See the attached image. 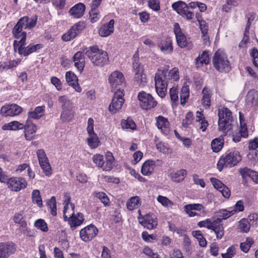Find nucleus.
Instances as JSON below:
<instances>
[{
  "label": "nucleus",
  "mask_w": 258,
  "mask_h": 258,
  "mask_svg": "<svg viewBox=\"0 0 258 258\" xmlns=\"http://www.w3.org/2000/svg\"><path fill=\"white\" fill-rule=\"evenodd\" d=\"M169 66L158 69L155 74V88L158 95L163 98L167 94L168 86L179 79V71L174 67L168 71Z\"/></svg>",
  "instance_id": "nucleus-1"
},
{
  "label": "nucleus",
  "mask_w": 258,
  "mask_h": 258,
  "mask_svg": "<svg viewBox=\"0 0 258 258\" xmlns=\"http://www.w3.org/2000/svg\"><path fill=\"white\" fill-rule=\"evenodd\" d=\"M84 52L95 67L101 68L107 64L109 61L107 52L100 49L97 45H93L86 48Z\"/></svg>",
  "instance_id": "nucleus-2"
},
{
  "label": "nucleus",
  "mask_w": 258,
  "mask_h": 258,
  "mask_svg": "<svg viewBox=\"0 0 258 258\" xmlns=\"http://www.w3.org/2000/svg\"><path fill=\"white\" fill-rule=\"evenodd\" d=\"M213 64L217 71L221 72H229L231 66L225 52L221 50H218L213 56Z\"/></svg>",
  "instance_id": "nucleus-3"
},
{
  "label": "nucleus",
  "mask_w": 258,
  "mask_h": 258,
  "mask_svg": "<svg viewBox=\"0 0 258 258\" xmlns=\"http://www.w3.org/2000/svg\"><path fill=\"white\" fill-rule=\"evenodd\" d=\"M241 160V157L238 151L231 152L225 156H222L217 163V168L220 171L224 167H232L237 165Z\"/></svg>",
  "instance_id": "nucleus-4"
},
{
  "label": "nucleus",
  "mask_w": 258,
  "mask_h": 258,
  "mask_svg": "<svg viewBox=\"0 0 258 258\" xmlns=\"http://www.w3.org/2000/svg\"><path fill=\"white\" fill-rule=\"evenodd\" d=\"M92 160L95 165L103 171H110L113 166L114 157L110 152L106 153L105 161L104 160L103 156L99 154L94 155Z\"/></svg>",
  "instance_id": "nucleus-5"
},
{
  "label": "nucleus",
  "mask_w": 258,
  "mask_h": 258,
  "mask_svg": "<svg viewBox=\"0 0 258 258\" xmlns=\"http://www.w3.org/2000/svg\"><path fill=\"white\" fill-rule=\"evenodd\" d=\"M108 82L112 91H123L125 81L123 74L119 71H115L108 76Z\"/></svg>",
  "instance_id": "nucleus-6"
},
{
  "label": "nucleus",
  "mask_w": 258,
  "mask_h": 258,
  "mask_svg": "<svg viewBox=\"0 0 258 258\" xmlns=\"http://www.w3.org/2000/svg\"><path fill=\"white\" fill-rule=\"evenodd\" d=\"M24 20V19H20L12 30L13 37L18 40L20 39L14 41V47L15 50L17 49V45L26 41L27 33L23 31V29H25L23 22Z\"/></svg>",
  "instance_id": "nucleus-7"
},
{
  "label": "nucleus",
  "mask_w": 258,
  "mask_h": 258,
  "mask_svg": "<svg viewBox=\"0 0 258 258\" xmlns=\"http://www.w3.org/2000/svg\"><path fill=\"white\" fill-rule=\"evenodd\" d=\"M218 128L224 135L232 129L234 118L231 114H218Z\"/></svg>",
  "instance_id": "nucleus-8"
},
{
  "label": "nucleus",
  "mask_w": 258,
  "mask_h": 258,
  "mask_svg": "<svg viewBox=\"0 0 258 258\" xmlns=\"http://www.w3.org/2000/svg\"><path fill=\"white\" fill-rule=\"evenodd\" d=\"M138 98L141 107L144 110L151 109L157 104V102L154 98L150 94L145 91L140 92L138 95Z\"/></svg>",
  "instance_id": "nucleus-9"
},
{
  "label": "nucleus",
  "mask_w": 258,
  "mask_h": 258,
  "mask_svg": "<svg viewBox=\"0 0 258 258\" xmlns=\"http://www.w3.org/2000/svg\"><path fill=\"white\" fill-rule=\"evenodd\" d=\"M87 131L88 137L87 139V143L91 149H95L99 145L100 141L97 134L94 131V120L89 118L88 120Z\"/></svg>",
  "instance_id": "nucleus-10"
},
{
  "label": "nucleus",
  "mask_w": 258,
  "mask_h": 258,
  "mask_svg": "<svg viewBox=\"0 0 258 258\" xmlns=\"http://www.w3.org/2000/svg\"><path fill=\"white\" fill-rule=\"evenodd\" d=\"M172 8L182 17L187 20H191L194 17L192 12L188 10L186 4L183 1H179L172 5Z\"/></svg>",
  "instance_id": "nucleus-11"
},
{
  "label": "nucleus",
  "mask_w": 258,
  "mask_h": 258,
  "mask_svg": "<svg viewBox=\"0 0 258 258\" xmlns=\"http://www.w3.org/2000/svg\"><path fill=\"white\" fill-rule=\"evenodd\" d=\"M240 126L237 132H235L233 135V141L234 142L240 141L242 138H246L248 136V133L244 114H239Z\"/></svg>",
  "instance_id": "nucleus-12"
},
{
  "label": "nucleus",
  "mask_w": 258,
  "mask_h": 258,
  "mask_svg": "<svg viewBox=\"0 0 258 258\" xmlns=\"http://www.w3.org/2000/svg\"><path fill=\"white\" fill-rule=\"evenodd\" d=\"M123 96L124 93L123 91H116L114 92L111 103L108 107L109 110L110 112L115 113L121 110L124 102Z\"/></svg>",
  "instance_id": "nucleus-13"
},
{
  "label": "nucleus",
  "mask_w": 258,
  "mask_h": 258,
  "mask_svg": "<svg viewBox=\"0 0 258 258\" xmlns=\"http://www.w3.org/2000/svg\"><path fill=\"white\" fill-rule=\"evenodd\" d=\"M83 22H79L73 26L66 33L62 35L61 39L64 41H69L75 38L85 28Z\"/></svg>",
  "instance_id": "nucleus-14"
},
{
  "label": "nucleus",
  "mask_w": 258,
  "mask_h": 258,
  "mask_svg": "<svg viewBox=\"0 0 258 258\" xmlns=\"http://www.w3.org/2000/svg\"><path fill=\"white\" fill-rule=\"evenodd\" d=\"M26 44V41L24 42V43H20L17 45L16 49H18V52L19 54L24 56H27L32 53L36 52L37 50L43 47V45L41 44H30L27 46L25 47Z\"/></svg>",
  "instance_id": "nucleus-15"
},
{
  "label": "nucleus",
  "mask_w": 258,
  "mask_h": 258,
  "mask_svg": "<svg viewBox=\"0 0 258 258\" xmlns=\"http://www.w3.org/2000/svg\"><path fill=\"white\" fill-rule=\"evenodd\" d=\"M7 184L8 187L12 191H19L24 189L27 185V181L22 177H12L8 179Z\"/></svg>",
  "instance_id": "nucleus-16"
},
{
  "label": "nucleus",
  "mask_w": 258,
  "mask_h": 258,
  "mask_svg": "<svg viewBox=\"0 0 258 258\" xmlns=\"http://www.w3.org/2000/svg\"><path fill=\"white\" fill-rule=\"evenodd\" d=\"M98 232V229L94 225L91 224L81 230L80 236L82 240L87 242L95 237Z\"/></svg>",
  "instance_id": "nucleus-17"
},
{
  "label": "nucleus",
  "mask_w": 258,
  "mask_h": 258,
  "mask_svg": "<svg viewBox=\"0 0 258 258\" xmlns=\"http://www.w3.org/2000/svg\"><path fill=\"white\" fill-rule=\"evenodd\" d=\"M114 20L111 19L108 22L101 25L98 30L99 35L102 37H107L111 35L114 32Z\"/></svg>",
  "instance_id": "nucleus-18"
},
{
  "label": "nucleus",
  "mask_w": 258,
  "mask_h": 258,
  "mask_svg": "<svg viewBox=\"0 0 258 258\" xmlns=\"http://www.w3.org/2000/svg\"><path fill=\"white\" fill-rule=\"evenodd\" d=\"M174 32L178 45L181 48L186 46L187 44L186 38L182 32L179 25L177 23L174 25Z\"/></svg>",
  "instance_id": "nucleus-19"
},
{
  "label": "nucleus",
  "mask_w": 258,
  "mask_h": 258,
  "mask_svg": "<svg viewBox=\"0 0 258 258\" xmlns=\"http://www.w3.org/2000/svg\"><path fill=\"white\" fill-rule=\"evenodd\" d=\"M66 79L69 85L73 87L77 92L82 91V88L78 83V78L74 73L71 71L67 72L66 74Z\"/></svg>",
  "instance_id": "nucleus-20"
},
{
  "label": "nucleus",
  "mask_w": 258,
  "mask_h": 258,
  "mask_svg": "<svg viewBox=\"0 0 258 258\" xmlns=\"http://www.w3.org/2000/svg\"><path fill=\"white\" fill-rule=\"evenodd\" d=\"M85 9V5L83 3H79L70 9L69 14L74 18L79 19L83 16Z\"/></svg>",
  "instance_id": "nucleus-21"
},
{
  "label": "nucleus",
  "mask_w": 258,
  "mask_h": 258,
  "mask_svg": "<svg viewBox=\"0 0 258 258\" xmlns=\"http://www.w3.org/2000/svg\"><path fill=\"white\" fill-rule=\"evenodd\" d=\"M158 47L165 54H171L173 52L172 41L170 38L162 39L158 44Z\"/></svg>",
  "instance_id": "nucleus-22"
},
{
  "label": "nucleus",
  "mask_w": 258,
  "mask_h": 258,
  "mask_svg": "<svg viewBox=\"0 0 258 258\" xmlns=\"http://www.w3.org/2000/svg\"><path fill=\"white\" fill-rule=\"evenodd\" d=\"M141 223L148 229H153L156 227L158 221L154 214H148L144 216L143 220Z\"/></svg>",
  "instance_id": "nucleus-23"
},
{
  "label": "nucleus",
  "mask_w": 258,
  "mask_h": 258,
  "mask_svg": "<svg viewBox=\"0 0 258 258\" xmlns=\"http://www.w3.org/2000/svg\"><path fill=\"white\" fill-rule=\"evenodd\" d=\"M212 96L210 89L205 87L202 91L201 103L205 109H208L211 106V98Z\"/></svg>",
  "instance_id": "nucleus-24"
},
{
  "label": "nucleus",
  "mask_w": 258,
  "mask_h": 258,
  "mask_svg": "<svg viewBox=\"0 0 258 258\" xmlns=\"http://www.w3.org/2000/svg\"><path fill=\"white\" fill-rule=\"evenodd\" d=\"M15 251V248L14 245L10 243H0V258H8Z\"/></svg>",
  "instance_id": "nucleus-25"
},
{
  "label": "nucleus",
  "mask_w": 258,
  "mask_h": 258,
  "mask_svg": "<svg viewBox=\"0 0 258 258\" xmlns=\"http://www.w3.org/2000/svg\"><path fill=\"white\" fill-rule=\"evenodd\" d=\"M75 66L80 71H82L85 66V59L83 53L78 51L73 56Z\"/></svg>",
  "instance_id": "nucleus-26"
},
{
  "label": "nucleus",
  "mask_w": 258,
  "mask_h": 258,
  "mask_svg": "<svg viewBox=\"0 0 258 258\" xmlns=\"http://www.w3.org/2000/svg\"><path fill=\"white\" fill-rule=\"evenodd\" d=\"M84 220V216L82 213H78L77 214L73 213L69 218L68 222L71 228L74 230L82 224Z\"/></svg>",
  "instance_id": "nucleus-27"
},
{
  "label": "nucleus",
  "mask_w": 258,
  "mask_h": 258,
  "mask_svg": "<svg viewBox=\"0 0 258 258\" xmlns=\"http://www.w3.org/2000/svg\"><path fill=\"white\" fill-rule=\"evenodd\" d=\"M22 111V108L15 103L6 104L1 108V113H21Z\"/></svg>",
  "instance_id": "nucleus-28"
},
{
  "label": "nucleus",
  "mask_w": 258,
  "mask_h": 258,
  "mask_svg": "<svg viewBox=\"0 0 258 258\" xmlns=\"http://www.w3.org/2000/svg\"><path fill=\"white\" fill-rule=\"evenodd\" d=\"M203 209V205L199 204H188L184 206V211L188 214L189 217H194L198 215V214L194 211H201Z\"/></svg>",
  "instance_id": "nucleus-29"
},
{
  "label": "nucleus",
  "mask_w": 258,
  "mask_h": 258,
  "mask_svg": "<svg viewBox=\"0 0 258 258\" xmlns=\"http://www.w3.org/2000/svg\"><path fill=\"white\" fill-rule=\"evenodd\" d=\"M246 103L248 105L255 107L258 105V91L250 90L246 96Z\"/></svg>",
  "instance_id": "nucleus-30"
},
{
  "label": "nucleus",
  "mask_w": 258,
  "mask_h": 258,
  "mask_svg": "<svg viewBox=\"0 0 258 258\" xmlns=\"http://www.w3.org/2000/svg\"><path fill=\"white\" fill-rule=\"evenodd\" d=\"M222 220L220 218H217L215 220V224L212 228L215 233L216 235V237L218 239H221L224 234V228L221 222Z\"/></svg>",
  "instance_id": "nucleus-31"
},
{
  "label": "nucleus",
  "mask_w": 258,
  "mask_h": 258,
  "mask_svg": "<svg viewBox=\"0 0 258 258\" xmlns=\"http://www.w3.org/2000/svg\"><path fill=\"white\" fill-rule=\"evenodd\" d=\"M157 126L161 132L167 135L169 133V122L168 120L162 116H159L157 119Z\"/></svg>",
  "instance_id": "nucleus-32"
},
{
  "label": "nucleus",
  "mask_w": 258,
  "mask_h": 258,
  "mask_svg": "<svg viewBox=\"0 0 258 258\" xmlns=\"http://www.w3.org/2000/svg\"><path fill=\"white\" fill-rule=\"evenodd\" d=\"M209 63V54L208 51H205L199 54L196 58V65L197 68H200L203 64H207Z\"/></svg>",
  "instance_id": "nucleus-33"
},
{
  "label": "nucleus",
  "mask_w": 258,
  "mask_h": 258,
  "mask_svg": "<svg viewBox=\"0 0 258 258\" xmlns=\"http://www.w3.org/2000/svg\"><path fill=\"white\" fill-rule=\"evenodd\" d=\"M154 162L152 160L146 161L142 165V173L144 175H150L154 170Z\"/></svg>",
  "instance_id": "nucleus-34"
},
{
  "label": "nucleus",
  "mask_w": 258,
  "mask_h": 258,
  "mask_svg": "<svg viewBox=\"0 0 258 258\" xmlns=\"http://www.w3.org/2000/svg\"><path fill=\"white\" fill-rule=\"evenodd\" d=\"M25 136L27 140L31 141L34 138V134L36 131V126L34 124L24 125Z\"/></svg>",
  "instance_id": "nucleus-35"
},
{
  "label": "nucleus",
  "mask_w": 258,
  "mask_h": 258,
  "mask_svg": "<svg viewBox=\"0 0 258 258\" xmlns=\"http://www.w3.org/2000/svg\"><path fill=\"white\" fill-rule=\"evenodd\" d=\"M186 174V170L180 169L174 173H170V177L173 181L180 182L184 179Z\"/></svg>",
  "instance_id": "nucleus-36"
},
{
  "label": "nucleus",
  "mask_w": 258,
  "mask_h": 258,
  "mask_svg": "<svg viewBox=\"0 0 258 258\" xmlns=\"http://www.w3.org/2000/svg\"><path fill=\"white\" fill-rule=\"evenodd\" d=\"M24 125L22 123H20L17 121H14L10 122L8 123L4 124L2 126L3 130H18L24 128Z\"/></svg>",
  "instance_id": "nucleus-37"
},
{
  "label": "nucleus",
  "mask_w": 258,
  "mask_h": 258,
  "mask_svg": "<svg viewBox=\"0 0 258 258\" xmlns=\"http://www.w3.org/2000/svg\"><path fill=\"white\" fill-rule=\"evenodd\" d=\"M140 205V198L138 196L131 198L126 202V207L130 211L137 209Z\"/></svg>",
  "instance_id": "nucleus-38"
},
{
  "label": "nucleus",
  "mask_w": 258,
  "mask_h": 258,
  "mask_svg": "<svg viewBox=\"0 0 258 258\" xmlns=\"http://www.w3.org/2000/svg\"><path fill=\"white\" fill-rule=\"evenodd\" d=\"M21 19H24V26L25 27V29H30L34 27L37 23V17L34 16L32 18H29L27 16H24Z\"/></svg>",
  "instance_id": "nucleus-39"
},
{
  "label": "nucleus",
  "mask_w": 258,
  "mask_h": 258,
  "mask_svg": "<svg viewBox=\"0 0 258 258\" xmlns=\"http://www.w3.org/2000/svg\"><path fill=\"white\" fill-rule=\"evenodd\" d=\"M189 96V89L188 86H183L180 91V103L182 105L185 104L188 99Z\"/></svg>",
  "instance_id": "nucleus-40"
},
{
  "label": "nucleus",
  "mask_w": 258,
  "mask_h": 258,
  "mask_svg": "<svg viewBox=\"0 0 258 258\" xmlns=\"http://www.w3.org/2000/svg\"><path fill=\"white\" fill-rule=\"evenodd\" d=\"M41 168L42 169L44 173L47 176H49L51 174V168L49 163L48 158L39 161Z\"/></svg>",
  "instance_id": "nucleus-41"
},
{
  "label": "nucleus",
  "mask_w": 258,
  "mask_h": 258,
  "mask_svg": "<svg viewBox=\"0 0 258 258\" xmlns=\"http://www.w3.org/2000/svg\"><path fill=\"white\" fill-rule=\"evenodd\" d=\"M94 196L99 199L105 206L110 205V200L106 194L103 192L96 191L93 194Z\"/></svg>",
  "instance_id": "nucleus-42"
},
{
  "label": "nucleus",
  "mask_w": 258,
  "mask_h": 258,
  "mask_svg": "<svg viewBox=\"0 0 258 258\" xmlns=\"http://www.w3.org/2000/svg\"><path fill=\"white\" fill-rule=\"evenodd\" d=\"M32 202L36 204L39 207L43 205L42 201L40 196V192L38 189H34L32 193Z\"/></svg>",
  "instance_id": "nucleus-43"
},
{
  "label": "nucleus",
  "mask_w": 258,
  "mask_h": 258,
  "mask_svg": "<svg viewBox=\"0 0 258 258\" xmlns=\"http://www.w3.org/2000/svg\"><path fill=\"white\" fill-rule=\"evenodd\" d=\"M157 149L160 152L165 154H169L171 153V149L169 147L168 144L162 142H158L156 143Z\"/></svg>",
  "instance_id": "nucleus-44"
},
{
  "label": "nucleus",
  "mask_w": 258,
  "mask_h": 258,
  "mask_svg": "<svg viewBox=\"0 0 258 258\" xmlns=\"http://www.w3.org/2000/svg\"><path fill=\"white\" fill-rule=\"evenodd\" d=\"M223 145V140L221 138H216L212 141L211 148L214 152H218L222 149Z\"/></svg>",
  "instance_id": "nucleus-45"
},
{
  "label": "nucleus",
  "mask_w": 258,
  "mask_h": 258,
  "mask_svg": "<svg viewBox=\"0 0 258 258\" xmlns=\"http://www.w3.org/2000/svg\"><path fill=\"white\" fill-rule=\"evenodd\" d=\"M196 121L199 122L200 129L203 132H205L209 125V123L204 116V114H200L199 115L197 116Z\"/></svg>",
  "instance_id": "nucleus-46"
},
{
  "label": "nucleus",
  "mask_w": 258,
  "mask_h": 258,
  "mask_svg": "<svg viewBox=\"0 0 258 258\" xmlns=\"http://www.w3.org/2000/svg\"><path fill=\"white\" fill-rule=\"evenodd\" d=\"M193 236L197 238L199 241V245L202 247H205L207 244V240L204 237L200 231H194L192 232Z\"/></svg>",
  "instance_id": "nucleus-47"
},
{
  "label": "nucleus",
  "mask_w": 258,
  "mask_h": 258,
  "mask_svg": "<svg viewBox=\"0 0 258 258\" xmlns=\"http://www.w3.org/2000/svg\"><path fill=\"white\" fill-rule=\"evenodd\" d=\"M24 216L23 212L16 213L13 217L14 222L15 223H18L21 227L25 228L27 226V223L25 221L23 220Z\"/></svg>",
  "instance_id": "nucleus-48"
},
{
  "label": "nucleus",
  "mask_w": 258,
  "mask_h": 258,
  "mask_svg": "<svg viewBox=\"0 0 258 258\" xmlns=\"http://www.w3.org/2000/svg\"><path fill=\"white\" fill-rule=\"evenodd\" d=\"M136 84L139 86H143L147 83V78L144 73L134 75V78Z\"/></svg>",
  "instance_id": "nucleus-49"
},
{
  "label": "nucleus",
  "mask_w": 258,
  "mask_h": 258,
  "mask_svg": "<svg viewBox=\"0 0 258 258\" xmlns=\"http://www.w3.org/2000/svg\"><path fill=\"white\" fill-rule=\"evenodd\" d=\"M253 242L254 241L252 238H247L245 242L240 243V249L244 252H247Z\"/></svg>",
  "instance_id": "nucleus-50"
},
{
  "label": "nucleus",
  "mask_w": 258,
  "mask_h": 258,
  "mask_svg": "<svg viewBox=\"0 0 258 258\" xmlns=\"http://www.w3.org/2000/svg\"><path fill=\"white\" fill-rule=\"evenodd\" d=\"M48 206L51 214L53 216H56V202L54 197H52L50 198L48 202Z\"/></svg>",
  "instance_id": "nucleus-51"
},
{
  "label": "nucleus",
  "mask_w": 258,
  "mask_h": 258,
  "mask_svg": "<svg viewBox=\"0 0 258 258\" xmlns=\"http://www.w3.org/2000/svg\"><path fill=\"white\" fill-rule=\"evenodd\" d=\"M133 70L134 75L144 73L143 67L139 63L137 59H135L133 62Z\"/></svg>",
  "instance_id": "nucleus-52"
},
{
  "label": "nucleus",
  "mask_w": 258,
  "mask_h": 258,
  "mask_svg": "<svg viewBox=\"0 0 258 258\" xmlns=\"http://www.w3.org/2000/svg\"><path fill=\"white\" fill-rule=\"evenodd\" d=\"M178 89L176 87H172L169 91V94L171 101L177 104L178 103Z\"/></svg>",
  "instance_id": "nucleus-53"
},
{
  "label": "nucleus",
  "mask_w": 258,
  "mask_h": 258,
  "mask_svg": "<svg viewBox=\"0 0 258 258\" xmlns=\"http://www.w3.org/2000/svg\"><path fill=\"white\" fill-rule=\"evenodd\" d=\"M238 247L237 245H233L229 247L227 250V252L225 253H222L221 256L222 258H231L235 254L236 250Z\"/></svg>",
  "instance_id": "nucleus-54"
},
{
  "label": "nucleus",
  "mask_w": 258,
  "mask_h": 258,
  "mask_svg": "<svg viewBox=\"0 0 258 258\" xmlns=\"http://www.w3.org/2000/svg\"><path fill=\"white\" fill-rule=\"evenodd\" d=\"M218 214L219 218H221V220H225L234 215V212L232 210L228 211L226 209H221L218 211Z\"/></svg>",
  "instance_id": "nucleus-55"
},
{
  "label": "nucleus",
  "mask_w": 258,
  "mask_h": 258,
  "mask_svg": "<svg viewBox=\"0 0 258 258\" xmlns=\"http://www.w3.org/2000/svg\"><path fill=\"white\" fill-rule=\"evenodd\" d=\"M239 228L241 231L247 232L249 230L251 225L248 220L242 219L239 221Z\"/></svg>",
  "instance_id": "nucleus-56"
},
{
  "label": "nucleus",
  "mask_w": 258,
  "mask_h": 258,
  "mask_svg": "<svg viewBox=\"0 0 258 258\" xmlns=\"http://www.w3.org/2000/svg\"><path fill=\"white\" fill-rule=\"evenodd\" d=\"M91 10L90 11V19L92 23H95L98 21L100 18V13L97 10V9H94L92 7Z\"/></svg>",
  "instance_id": "nucleus-57"
},
{
  "label": "nucleus",
  "mask_w": 258,
  "mask_h": 258,
  "mask_svg": "<svg viewBox=\"0 0 258 258\" xmlns=\"http://www.w3.org/2000/svg\"><path fill=\"white\" fill-rule=\"evenodd\" d=\"M215 224V220H212L211 219H208L206 220L200 221L198 223V226L200 227H205L209 229H212Z\"/></svg>",
  "instance_id": "nucleus-58"
},
{
  "label": "nucleus",
  "mask_w": 258,
  "mask_h": 258,
  "mask_svg": "<svg viewBox=\"0 0 258 258\" xmlns=\"http://www.w3.org/2000/svg\"><path fill=\"white\" fill-rule=\"evenodd\" d=\"M34 225L37 228L40 229L44 232H46L48 230L47 225L43 219H40L36 220Z\"/></svg>",
  "instance_id": "nucleus-59"
},
{
  "label": "nucleus",
  "mask_w": 258,
  "mask_h": 258,
  "mask_svg": "<svg viewBox=\"0 0 258 258\" xmlns=\"http://www.w3.org/2000/svg\"><path fill=\"white\" fill-rule=\"evenodd\" d=\"M157 200L162 206L164 207H169L173 204L172 201L164 196H159L157 197Z\"/></svg>",
  "instance_id": "nucleus-60"
},
{
  "label": "nucleus",
  "mask_w": 258,
  "mask_h": 258,
  "mask_svg": "<svg viewBox=\"0 0 258 258\" xmlns=\"http://www.w3.org/2000/svg\"><path fill=\"white\" fill-rule=\"evenodd\" d=\"M148 6L154 11H158L160 9L159 0H149Z\"/></svg>",
  "instance_id": "nucleus-61"
},
{
  "label": "nucleus",
  "mask_w": 258,
  "mask_h": 258,
  "mask_svg": "<svg viewBox=\"0 0 258 258\" xmlns=\"http://www.w3.org/2000/svg\"><path fill=\"white\" fill-rule=\"evenodd\" d=\"M198 22L200 25V28L204 36H205L208 33V25L206 21L202 19H198Z\"/></svg>",
  "instance_id": "nucleus-62"
},
{
  "label": "nucleus",
  "mask_w": 258,
  "mask_h": 258,
  "mask_svg": "<svg viewBox=\"0 0 258 258\" xmlns=\"http://www.w3.org/2000/svg\"><path fill=\"white\" fill-rule=\"evenodd\" d=\"M250 53L253 59V64L258 68V50L253 48L250 50Z\"/></svg>",
  "instance_id": "nucleus-63"
},
{
  "label": "nucleus",
  "mask_w": 258,
  "mask_h": 258,
  "mask_svg": "<svg viewBox=\"0 0 258 258\" xmlns=\"http://www.w3.org/2000/svg\"><path fill=\"white\" fill-rule=\"evenodd\" d=\"M249 222L251 225L258 226V215L255 213L251 214L248 216Z\"/></svg>",
  "instance_id": "nucleus-64"
}]
</instances>
